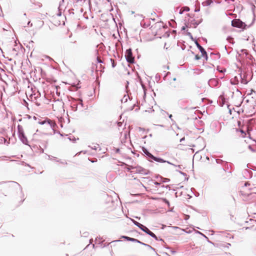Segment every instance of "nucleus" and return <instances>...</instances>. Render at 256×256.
Returning a JSON list of instances; mask_svg holds the SVG:
<instances>
[{
  "mask_svg": "<svg viewBox=\"0 0 256 256\" xmlns=\"http://www.w3.org/2000/svg\"><path fill=\"white\" fill-rule=\"evenodd\" d=\"M18 137L20 140L26 145H28V140L26 137L22 126L18 124Z\"/></svg>",
  "mask_w": 256,
  "mask_h": 256,
  "instance_id": "f257e3e1",
  "label": "nucleus"
},
{
  "mask_svg": "<svg viewBox=\"0 0 256 256\" xmlns=\"http://www.w3.org/2000/svg\"><path fill=\"white\" fill-rule=\"evenodd\" d=\"M125 58L128 62L134 64V58L132 56V50L130 48L126 50L125 52Z\"/></svg>",
  "mask_w": 256,
  "mask_h": 256,
  "instance_id": "f03ea898",
  "label": "nucleus"
},
{
  "mask_svg": "<svg viewBox=\"0 0 256 256\" xmlns=\"http://www.w3.org/2000/svg\"><path fill=\"white\" fill-rule=\"evenodd\" d=\"M150 171L140 166H134V170H132L131 173L140 174L144 175H148L150 174Z\"/></svg>",
  "mask_w": 256,
  "mask_h": 256,
  "instance_id": "7ed1b4c3",
  "label": "nucleus"
},
{
  "mask_svg": "<svg viewBox=\"0 0 256 256\" xmlns=\"http://www.w3.org/2000/svg\"><path fill=\"white\" fill-rule=\"evenodd\" d=\"M232 26L233 27L244 28L246 26L245 23L239 19L232 20Z\"/></svg>",
  "mask_w": 256,
  "mask_h": 256,
  "instance_id": "20e7f679",
  "label": "nucleus"
},
{
  "mask_svg": "<svg viewBox=\"0 0 256 256\" xmlns=\"http://www.w3.org/2000/svg\"><path fill=\"white\" fill-rule=\"evenodd\" d=\"M218 84V80L216 78H210L208 82V85L212 88L216 86Z\"/></svg>",
  "mask_w": 256,
  "mask_h": 256,
  "instance_id": "39448f33",
  "label": "nucleus"
},
{
  "mask_svg": "<svg viewBox=\"0 0 256 256\" xmlns=\"http://www.w3.org/2000/svg\"><path fill=\"white\" fill-rule=\"evenodd\" d=\"M64 0H60L59 2V6L58 8V12L57 14V15L59 16H61L62 11L63 10L64 8Z\"/></svg>",
  "mask_w": 256,
  "mask_h": 256,
  "instance_id": "423d86ee",
  "label": "nucleus"
},
{
  "mask_svg": "<svg viewBox=\"0 0 256 256\" xmlns=\"http://www.w3.org/2000/svg\"><path fill=\"white\" fill-rule=\"evenodd\" d=\"M194 43L202 54H206V50L200 45L196 40H194Z\"/></svg>",
  "mask_w": 256,
  "mask_h": 256,
  "instance_id": "0eeeda50",
  "label": "nucleus"
},
{
  "mask_svg": "<svg viewBox=\"0 0 256 256\" xmlns=\"http://www.w3.org/2000/svg\"><path fill=\"white\" fill-rule=\"evenodd\" d=\"M142 150L144 155L148 158L152 159L154 155H152L146 148H142Z\"/></svg>",
  "mask_w": 256,
  "mask_h": 256,
  "instance_id": "6e6552de",
  "label": "nucleus"
},
{
  "mask_svg": "<svg viewBox=\"0 0 256 256\" xmlns=\"http://www.w3.org/2000/svg\"><path fill=\"white\" fill-rule=\"evenodd\" d=\"M11 182L14 184V186L16 188H18L19 189V190L22 196H24V193H23V192H22V187L17 182H14V181H12V182Z\"/></svg>",
  "mask_w": 256,
  "mask_h": 256,
  "instance_id": "1a4fd4ad",
  "label": "nucleus"
},
{
  "mask_svg": "<svg viewBox=\"0 0 256 256\" xmlns=\"http://www.w3.org/2000/svg\"><path fill=\"white\" fill-rule=\"evenodd\" d=\"M46 122V124H48L52 129H54V128L56 126V124L53 120H52L50 119H47Z\"/></svg>",
  "mask_w": 256,
  "mask_h": 256,
  "instance_id": "9d476101",
  "label": "nucleus"
},
{
  "mask_svg": "<svg viewBox=\"0 0 256 256\" xmlns=\"http://www.w3.org/2000/svg\"><path fill=\"white\" fill-rule=\"evenodd\" d=\"M136 242H137V243H138L140 244H142V245H144L150 248L151 250H154V252L156 251L155 250V248H152V246H150V245L148 244H144L140 241L139 240H137V239H136Z\"/></svg>",
  "mask_w": 256,
  "mask_h": 256,
  "instance_id": "9b49d317",
  "label": "nucleus"
},
{
  "mask_svg": "<svg viewBox=\"0 0 256 256\" xmlns=\"http://www.w3.org/2000/svg\"><path fill=\"white\" fill-rule=\"evenodd\" d=\"M152 160H154L156 162H161V163L167 162H168L166 160H163L162 158H158L154 156H153Z\"/></svg>",
  "mask_w": 256,
  "mask_h": 256,
  "instance_id": "f8f14e48",
  "label": "nucleus"
},
{
  "mask_svg": "<svg viewBox=\"0 0 256 256\" xmlns=\"http://www.w3.org/2000/svg\"><path fill=\"white\" fill-rule=\"evenodd\" d=\"M122 238H124L128 241H130L132 242H136V238H130L128 236H122Z\"/></svg>",
  "mask_w": 256,
  "mask_h": 256,
  "instance_id": "ddd939ff",
  "label": "nucleus"
},
{
  "mask_svg": "<svg viewBox=\"0 0 256 256\" xmlns=\"http://www.w3.org/2000/svg\"><path fill=\"white\" fill-rule=\"evenodd\" d=\"M148 234L149 236H152V238H154L156 240H158V237L152 232L150 231V232Z\"/></svg>",
  "mask_w": 256,
  "mask_h": 256,
  "instance_id": "4468645a",
  "label": "nucleus"
},
{
  "mask_svg": "<svg viewBox=\"0 0 256 256\" xmlns=\"http://www.w3.org/2000/svg\"><path fill=\"white\" fill-rule=\"evenodd\" d=\"M128 98H130L128 95H124L122 99V102H126L128 101Z\"/></svg>",
  "mask_w": 256,
  "mask_h": 256,
  "instance_id": "2eb2a0df",
  "label": "nucleus"
},
{
  "mask_svg": "<svg viewBox=\"0 0 256 256\" xmlns=\"http://www.w3.org/2000/svg\"><path fill=\"white\" fill-rule=\"evenodd\" d=\"M226 40L230 43H232V44H234V38L230 36H228Z\"/></svg>",
  "mask_w": 256,
  "mask_h": 256,
  "instance_id": "dca6fc26",
  "label": "nucleus"
},
{
  "mask_svg": "<svg viewBox=\"0 0 256 256\" xmlns=\"http://www.w3.org/2000/svg\"><path fill=\"white\" fill-rule=\"evenodd\" d=\"M202 19H200L199 20L195 21L194 22V24L195 26V28H196L198 24H200L202 22Z\"/></svg>",
  "mask_w": 256,
  "mask_h": 256,
  "instance_id": "f3484780",
  "label": "nucleus"
},
{
  "mask_svg": "<svg viewBox=\"0 0 256 256\" xmlns=\"http://www.w3.org/2000/svg\"><path fill=\"white\" fill-rule=\"evenodd\" d=\"M126 170L128 172H131L132 170H134V166H128L126 168Z\"/></svg>",
  "mask_w": 256,
  "mask_h": 256,
  "instance_id": "a211bd4d",
  "label": "nucleus"
},
{
  "mask_svg": "<svg viewBox=\"0 0 256 256\" xmlns=\"http://www.w3.org/2000/svg\"><path fill=\"white\" fill-rule=\"evenodd\" d=\"M216 161L217 164H222V163L224 162L225 163V165L226 166V165L228 166V163L226 162H224L222 160L216 159Z\"/></svg>",
  "mask_w": 256,
  "mask_h": 256,
  "instance_id": "6ab92c4d",
  "label": "nucleus"
},
{
  "mask_svg": "<svg viewBox=\"0 0 256 256\" xmlns=\"http://www.w3.org/2000/svg\"><path fill=\"white\" fill-rule=\"evenodd\" d=\"M68 139L70 140V141H72L74 142L76 139L75 138V137L73 136H70L68 137Z\"/></svg>",
  "mask_w": 256,
  "mask_h": 256,
  "instance_id": "aec40b11",
  "label": "nucleus"
},
{
  "mask_svg": "<svg viewBox=\"0 0 256 256\" xmlns=\"http://www.w3.org/2000/svg\"><path fill=\"white\" fill-rule=\"evenodd\" d=\"M248 148L252 152H256V148H254L252 145H249Z\"/></svg>",
  "mask_w": 256,
  "mask_h": 256,
  "instance_id": "412c9836",
  "label": "nucleus"
},
{
  "mask_svg": "<svg viewBox=\"0 0 256 256\" xmlns=\"http://www.w3.org/2000/svg\"><path fill=\"white\" fill-rule=\"evenodd\" d=\"M142 231L144 232H146V234H148L150 232V230L146 226L144 227V228Z\"/></svg>",
  "mask_w": 256,
  "mask_h": 256,
  "instance_id": "4be33fe9",
  "label": "nucleus"
},
{
  "mask_svg": "<svg viewBox=\"0 0 256 256\" xmlns=\"http://www.w3.org/2000/svg\"><path fill=\"white\" fill-rule=\"evenodd\" d=\"M142 231L144 232H146V234H148L150 232V230L146 226L144 227V228Z\"/></svg>",
  "mask_w": 256,
  "mask_h": 256,
  "instance_id": "5701e85b",
  "label": "nucleus"
},
{
  "mask_svg": "<svg viewBox=\"0 0 256 256\" xmlns=\"http://www.w3.org/2000/svg\"><path fill=\"white\" fill-rule=\"evenodd\" d=\"M142 231L144 232H146V234H148L150 232V230L146 226L144 227V228Z\"/></svg>",
  "mask_w": 256,
  "mask_h": 256,
  "instance_id": "b1692460",
  "label": "nucleus"
},
{
  "mask_svg": "<svg viewBox=\"0 0 256 256\" xmlns=\"http://www.w3.org/2000/svg\"><path fill=\"white\" fill-rule=\"evenodd\" d=\"M132 222L133 224L136 225V226H137L138 227L140 226V224L137 221L133 220V219H132Z\"/></svg>",
  "mask_w": 256,
  "mask_h": 256,
  "instance_id": "393cba45",
  "label": "nucleus"
},
{
  "mask_svg": "<svg viewBox=\"0 0 256 256\" xmlns=\"http://www.w3.org/2000/svg\"><path fill=\"white\" fill-rule=\"evenodd\" d=\"M240 77H242V76L240 75ZM241 82L244 84H247L248 82V81L246 80H244V78H241Z\"/></svg>",
  "mask_w": 256,
  "mask_h": 256,
  "instance_id": "a878e982",
  "label": "nucleus"
},
{
  "mask_svg": "<svg viewBox=\"0 0 256 256\" xmlns=\"http://www.w3.org/2000/svg\"><path fill=\"white\" fill-rule=\"evenodd\" d=\"M160 76L159 74H156V76H155V79L157 81V82H158V80H160Z\"/></svg>",
  "mask_w": 256,
  "mask_h": 256,
  "instance_id": "bb28decb",
  "label": "nucleus"
},
{
  "mask_svg": "<svg viewBox=\"0 0 256 256\" xmlns=\"http://www.w3.org/2000/svg\"><path fill=\"white\" fill-rule=\"evenodd\" d=\"M167 163H168L172 165V166H174L176 167H178V168H182V166L181 165H175V164L171 163L170 162H167Z\"/></svg>",
  "mask_w": 256,
  "mask_h": 256,
  "instance_id": "cd10ccee",
  "label": "nucleus"
},
{
  "mask_svg": "<svg viewBox=\"0 0 256 256\" xmlns=\"http://www.w3.org/2000/svg\"><path fill=\"white\" fill-rule=\"evenodd\" d=\"M182 9H183L184 12H189L190 10V8H189V7L186 6L183 7L182 8Z\"/></svg>",
  "mask_w": 256,
  "mask_h": 256,
  "instance_id": "c85d7f7f",
  "label": "nucleus"
},
{
  "mask_svg": "<svg viewBox=\"0 0 256 256\" xmlns=\"http://www.w3.org/2000/svg\"><path fill=\"white\" fill-rule=\"evenodd\" d=\"M110 61L112 62V68H114L116 66V64L114 62V60L112 59H110Z\"/></svg>",
  "mask_w": 256,
  "mask_h": 256,
  "instance_id": "c756f323",
  "label": "nucleus"
},
{
  "mask_svg": "<svg viewBox=\"0 0 256 256\" xmlns=\"http://www.w3.org/2000/svg\"><path fill=\"white\" fill-rule=\"evenodd\" d=\"M188 36L190 37V39H191L193 41H194V40H195L196 39H195V38H193V36H192V34H191V33H190V32H188Z\"/></svg>",
  "mask_w": 256,
  "mask_h": 256,
  "instance_id": "7c9ffc66",
  "label": "nucleus"
},
{
  "mask_svg": "<svg viewBox=\"0 0 256 256\" xmlns=\"http://www.w3.org/2000/svg\"><path fill=\"white\" fill-rule=\"evenodd\" d=\"M161 178L163 180L162 182H168L170 180V179L167 178H162L161 177Z\"/></svg>",
  "mask_w": 256,
  "mask_h": 256,
  "instance_id": "2f4dec72",
  "label": "nucleus"
},
{
  "mask_svg": "<svg viewBox=\"0 0 256 256\" xmlns=\"http://www.w3.org/2000/svg\"><path fill=\"white\" fill-rule=\"evenodd\" d=\"M163 202H164L166 204H167L168 206H170V202L168 200H166V198H163Z\"/></svg>",
  "mask_w": 256,
  "mask_h": 256,
  "instance_id": "473e14b6",
  "label": "nucleus"
},
{
  "mask_svg": "<svg viewBox=\"0 0 256 256\" xmlns=\"http://www.w3.org/2000/svg\"><path fill=\"white\" fill-rule=\"evenodd\" d=\"M176 172H178L180 174H181L183 175L184 176H186V173L185 172H184L182 171H180V170H176Z\"/></svg>",
  "mask_w": 256,
  "mask_h": 256,
  "instance_id": "72a5a7b5",
  "label": "nucleus"
},
{
  "mask_svg": "<svg viewBox=\"0 0 256 256\" xmlns=\"http://www.w3.org/2000/svg\"><path fill=\"white\" fill-rule=\"evenodd\" d=\"M202 56H203L204 58L206 60H208V56L206 52V54H202Z\"/></svg>",
  "mask_w": 256,
  "mask_h": 256,
  "instance_id": "f704fd0d",
  "label": "nucleus"
},
{
  "mask_svg": "<svg viewBox=\"0 0 256 256\" xmlns=\"http://www.w3.org/2000/svg\"><path fill=\"white\" fill-rule=\"evenodd\" d=\"M47 122H46V120H42V121H41V122H39L38 123L40 124H46Z\"/></svg>",
  "mask_w": 256,
  "mask_h": 256,
  "instance_id": "c9c22d12",
  "label": "nucleus"
},
{
  "mask_svg": "<svg viewBox=\"0 0 256 256\" xmlns=\"http://www.w3.org/2000/svg\"><path fill=\"white\" fill-rule=\"evenodd\" d=\"M238 80H236V82H233L232 80H230V84L232 85H234V84H236L238 83Z\"/></svg>",
  "mask_w": 256,
  "mask_h": 256,
  "instance_id": "e433bc0d",
  "label": "nucleus"
},
{
  "mask_svg": "<svg viewBox=\"0 0 256 256\" xmlns=\"http://www.w3.org/2000/svg\"><path fill=\"white\" fill-rule=\"evenodd\" d=\"M146 226H144L143 224H141L140 225L138 228L142 230H143L144 228Z\"/></svg>",
  "mask_w": 256,
  "mask_h": 256,
  "instance_id": "4c0bfd02",
  "label": "nucleus"
},
{
  "mask_svg": "<svg viewBox=\"0 0 256 256\" xmlns=\"http://www.w3.org/2000/svg\"><path fill=\"white\" fill-rule=\"evenodd\" d=\"M96 60H97L98 62V63H100V64L103 63V62L102 60H100L98 57H97Z\"/></svg>",
  "mask_w": 256,
  "mask_h": 256,
  "instance_id": "58836bf2",
  "label": "nucleus"
},
{
  "mask_svg": "<svg viewBox=\"0 0 256 256\" xmlns=\"http://www.w3.org/2000/svg\"><path fill=\"white\" fill-rule=\"evenodd\" d=\"M200 56L196 54V55L195 56L194 58H195L196 60H199L200 59Z\"/></svg>",
  "mask_w": 256,
  "mask_h": 256,
  "instance_id": "ea45409f",
  "label": "nucleus"
},
{
  "mask_svg": "<svg viewBox=\"0 0 256 256\" xmlns=\"http://www.w3.org/2000/svg\"><path fill=\"white\" fill-rule=\"evenodd\" d=\"M92 149L94 150H96L98 146H94L93 147H90Z\"/></svg>",
  "mask_w": 256,
  "mask_h": 256,
  "instance_id": "a19ab883",
  "label": "nucleus"
},
{
  "mask_svg": "<svg viewBox=\"0 0 256 256\" xmlns=\"http://www.w3.org/2000/svg\"><path fill=\"white\" fill-rule=\"evenodd\" d=\"M154 184L155 185H157V186H160V185H161V184H160V183H159V182H154Z\"/></svg>",
  "mask_w": 256,
  "mask_h": 256,
  "instance_id": "79ce46f5",
  "label": "nucleus"
},
{
  "mask_svg": "<svg viewBox=\"0 0 256 256\" xmlns=\"http://www.w3.org/2000/svg\"><path fill=\"white\" fill-rule=\"evenodd\" d=\"M184 12V11L183 9H182H182L180 10L179 14H183Z\"/></svg>",
  "mask_w": 256,
  "mask_h": 256,
  "instance_id": "37998d69",
  "label": "nucleus"
},
{
  "mask_svg": "<svg viewBox=\"0 0 256 256\" xmlns=\"http://www.w3.org/2000/svg\"><path fill=\"white\" fill-rule=\"evenodd\" d=\"M88 234V233L87 232H85L83 234V236L86 237V236H87Z\"/></svg>",
  "mask_w": 256,
  "mask_h": 256,
  "instance_id": "c03bdc74",
  "label": "nucleus"
},
{
  "mask_svg": "<svg viewBox=\"0 0 256 256\" xmlns=\"http://www.w3.org/2000/svg\"><path fill=\"white\" fill-rule=\"evenodd\" d=\"M200 235H202V236L208 239V238L207 236H206L204 234H202L201 232V234H200Z\"/></svg>",
  "mask_w": 256,
  "mask_h": 256,
  "instance_id": "a18cd8bd",
  "label": "nucleus"
},
{
  "mask_svg": "<svg viewBox=\"0 0 256 256\" xmlns=\"http://www.w3.org/2000/svg\"><path fill=\"white\" fill-rule=\"evenodd\" d=\"M200 235H202V236L208 239V238L207 236H206L204 234H202L201 232V234H200Z\"/></svg>",
  "mask_w": 256,
  "mask_h": 256,
  "instance_id": "49530a36",
  "label": "nucleus"
},
{
  "mask_svg": "<svg viewBox=\"0 0 256 256\" xmlns=\"http://www.w3.org/2000/svg\"><path fill=\"white\" fill-rule=\"evenodd\" d=\"M200 235H202V236L208 239V238L207 236H206L204 234H202L201 232V234H200Z\"/></svg>",
  "mask_w": 256,
  "mask_h": 256,
  "instance_id": "de8ad7c7",
  "label": "nucleus"
},
{
  "mask_svg": "<svg viewBox=\"0 0 256 256\" xmlns=\"http://www.w3.org/2000/svg\"><path fill=\"white\" fill-rule=\"evenodd\" d=\"M200 235H202V236L208 239V238L207 236H206L204 234H202L201 232V234H200Z\"/></svg>",
  "mask_w": 256,
  "mask_h": 256,
  "instance_id": "09e8293b",
  "label": "nucleus"
},
{
  "mask_svg": "<svg viewBox=\"0 0 256 256\" xmlns=\"http://www.w3.org/2000/svg\"><path fill=\"white\" fill-rule=\"evenodd\" d=\"M80 104L82 106H83V104H82V100H80Z\"/></svg>",
  "mask_w": 256,
  "mask_h": 256,
  "instance_id": "8fccbe9b",
  "label": "nucleus"
},
{
  "mask_svg": "<svg viewBox=\"0 0 256 256\" xmlns=\"http://www.w3.org/2000/svg\"><path fill=\"white\" fill-rule=\"evenodd\" d=\"M85 1H86V0H78V2H84Z\"/></svg>",
  "mask_w": 256,
  "mask_h": 256,
  "instance_id": "3c124183",
  "label": "nucleus"
},
{
  "mask_svg": "<svg viewBox=\"0 0 256 256\" xmlns=\"http://www.w3.org/2000/svg\"><path fill=\"white\" fill-rule=\"evenodd\" d=\"M184 138H182L180 140V142H182V141H184Z\"/></svg>",
  "mask_w": 256,
  "mask_h": 256,
  "instance_id": "603ef678",
  "label": "nucleus"
},
{
  "mask_svg": "<svg viewBox=\"0 0 256 256\" xmlns=\"http://www.w3.org/2000/svg\"><path fill=\"white\" fill-rule=\"evenodd\" d=\"M28 25L29 26L30 25V26H32V24L30 23V22L29 21L28 23Z\"/></svg>",
  "mask_w": 256,
  "mask_h": 256,
  "instance_id": "864d4df0",
  "label": "nucleus"
},
{
  "mask_svg": "<svg viewBox=\"0 0 256 256\" xmlns=\"http://www.w3.org/2000/svg\"><path fill=\"white\" fill-rule=\"evenodd\" d=\"M185 29H186V27L184 26H183L182 28V30H185Z\"/></svg>",
  "mask_w": 256,
  "mask_h": 256,
  "instance_id": "5fc2aeb1",
  "label": "nucleus"
},
{
  "mask_svg": "<svg viewBox=\"0 0 256 256\" xmlns=\"http://www.w3.org/2000/svg\"><path fill=\"white\" fill-rule=\"evenodd\" d=\"M199 11H200V9H196H196H195V10H194V12H199Z\"/></svg>",
  "mask_w": 256,
  "mask_h": 256,
  "instance_id": "6e6d98bb",
  "label": "nucleus"
},
{
  "mask_svg": "<svg viewBox=\"0 0 256 256\" xmlns=\"http://www.w3.org/2000/svg\"><path fill=\"white\" fill-rule=\"evenodd\" d=\"M120 152V149L119 148H117L116 150V152Z\"/></svg>",
  "mask_w": 256,
  "mask_h": 256,
  "instance_id": "4d7b16f0",
  "label": "nucleus"
},
{
  "mask_svg": "<svg viewBox=\"0 0 256 256\" xmlns=\"http://www.w3.org/2000/svg\"><path fill=\"white\" fill-rule=\"evenodd\" d=\"M171 252H172V254H175V253H176V251H174V250H172V251H171Z\"/></svg>",
  "mask_w": 256,
  "mask_h": 256,
  "instance_id": "13d9d810",
  "label": "nucleus"
},
{
  "mask_svg": "<svg viewBox=\"0 0 256 256\" xmlns=\"http://www.w3.org/2000/svg\"><path fill=\"white\" fill-rule=\"evenodd\" d=\"M172 114H170V115L168 116L169 118H171V119H172Z\"/></svg>",
  "mask_w": 256,
  "mask_h": 256,
  "instance_id": "bf43d9fd",
  "label": "nucleus"
},
{
  "mask_svg": "<svg viewBox=\"0 0 256 256\" xmlns=\"http://www.w3.org/2000/svg\"><path fill=\"white\" fill-rule=\"evenodd\" d=\"M36 104L38 106H40V103H38V102H36Z\"/></svg>",
  "mask_w": 256,
  "mask_h": 256,
  "instance_id": "052dcab7",
  "label": "nucleus"
},
{
  "mask_svg": "<svg viewBox=\"0 0 256 256\" xmlns=\"http://www.w3.org/2000/svg\"><path fill=\"white\" fill-rule=\"evenodd\" d=\"M169 24H170V25L172 28H174V26L172 25V24H171V23H170V22H169Z\"/></svg>",
  "mask_w": 256,
  "mask_h": 256,
  "instance_id": "680f3d73",
  "label": "nucleus"
},
{
  "mask_svg": "<svg viewBox=\"0 0 256 256\" xmlns=\"http://www.w3.org/2000/svg\"><path fill=\"white\" fill-rule=\"evenodd\" d=\"M202 39H203L206 42V38H203Z\"/></svg>",
  "mask_w": 256,
  "mask_h": 256,
  "instance_id": "e2e57ef3",
  "label": "nucleus"
},
{
  "mask_svg": "<svg viewBox=\"0 0 256 256\" xmlns=\"http://www.w3.org/2000/svg\"><path fill=\"white\" fill-rule=\"evenodd\" d=\"M170 21H171L172 22H175L174 20H170Z\"/></svg>",
  "mask_w": 256,
  "mask_h": 256,
  "instance_id": "0e129e2a",
  "label": "nucleus"
},
{
  "mask_svg": "<svg viewBox=\"0 0 256 256\" xmlns=\"http://www.w3.org/2000/svg\"><path fill=\"white\" fill-rule=\"evenodd\" d=\"M197 233H198V234H201V232H199V231H197Z\"/></svg>",
  "mask_w": 256,
  "mask_h": 256,
  "instance_id": "69168bd1",
  "label": "nucleus"
},
{
  "mask_svg": "<svg viewBox=\"0 0 256 256\" xmlns=\"http://www.w3.org/2000/svg\"><path fill=\"white\" fill-rule=\"evenodd\" d=\"M227 244L228 245V246H230V244L229 243H227Z\"/></svg>",
  "mask_w": 256,
  "mask_h": 256,
  "instance_id": "338daca9",
  "label": "nucleus"
},
{
  "mask_svg": "<svg viewBox=\"0 0 256 256\" xmlns=\"http://www.w3.org/2000/svg\"><path fill=\"white\" fill-rule=\"evenodd\" d=\"M173 80H174V81L176 80V78H174Z\"/></svg>",
  "mask_w": 256,
  "mask_h": 256,
  "instance_id": "774afa93",
  "label": "nucleus"
}]
</instances>
